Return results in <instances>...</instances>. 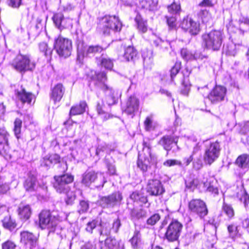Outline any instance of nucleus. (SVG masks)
<instances>
[{
	"instance_id": "nucleus-1",
	"label": "nucleus",
	"mask_w": 249,
	"mask_h": 249,
	"mask_svg": "<svg viewBox=\"0 0 249 249\" xmlns=\"http://www.w3.org/2000/svg\"><path fill=\"white\" fill-rule=\"evenodd\" d=\"M53 186L55 191L59 194H65V201L67 205H72L76 198L75 190H71L70 184L74 179L71 175L68 174L54 177Z\"/></svg>"
},
{
	"instance_id": "nucleus-2",
	"label": "nucleus",
	"mask_w": 249,
	"mask_h": 249,
	"mask_svg": "<svg viewBox=\"0 0 249 249\" xmlns=\"http://www.w3.org/2000/svg\"><path fill=\"white\" fill-rule=\"evenodd\" d=\"M98 27L104 35L108 36L120 31L122 24L118 17L106 15L100 19Z\"/></svg>"
},
{
	"instance_id": "nucleus-3",
	"label": "nucleus",
	"mask_w": 249,
	"mask_h": 249,
	"mask_svg": "<svg viewBox=\"0 0 249 249\" xmlns=\"http://www.w3.org/2000/svg\"><path fill=\"white\" fill-rule=\"evenodd\" d=\"M203 44L205 48L213 51H218L221 48L224 34L220 30H213L202 36Z\"/></svg>"
},
{
	"instance_id": "nucleus-4",
	"label": "nucleus",
	"mask_w": 249,
	"mask_h": 249,
	"mask_svg": "<svg viewBox=\"0 0 249 249\" xmlns=\"http://www.w3.org/2000/svg\"><path fill=\"white\" fill-rule=\"evenodd\" d=\"M59 222L58 215L54 214L50 211L43 210L39 214L40 227L42 229H47L49 233L54 232Z\"/></svg>"
},
{
	"instance_id": "nucleus-5",
	"label": "nucleus",
	"mask_w": 249,
	"mask_h": 249,
	"mask_svg": "<svg viewBox=\"0 0 249 249\" xmlns=\"http://www.w3.org/2000/svg\"><path fill=\"white\" fill-rule=\"evenodd\" d=\"M151 144L150 141H143V149L141 153L139 154L137 161L138 167L143 172H146L150 167V162L154 160L155 157L151 152Z\"/></svg>"
},
{
	"instance_id": "nucleus-6",
	"label": "nucleus",
	"mask_w": 249,
	"mask_h": 249,
	"mask_svg": "<svg viewBox=\"0 0 249 249\" xmlns=\"http://www.w3.org/2000/svg\"><path fill=\"white\" fill-rule=\"evenodd\" d=\"M11 65L16 70L20 72L32 71L35 68V63L31 61L30 56L21 54L16 56Z\"/></svg>"
},
{
	"instance_id": "nucleus-7",
	"label": "nucleus",
	"mask_w": 249,
	"mask_h": 249,
	"mask_svg": "<svg viewBox=\"0 0 249 249\" xmlns=\"http://www.w3.org/2000/svg\"><path fill=\"white\" fill-rule=\"evenodd\" d=\"M54 49L60 56L67 57L71 54L72 42L71 40L59 36L55 40Z\"/></svg>"
},
{
	"instance_id": "nucleus-8",
	"label": "nucleus",
	"mask_w": 249,
	"mask_h": 249,
	"mask_svg": "<svg viewBox=\"0 0 249 249\" xmlns=\"http://www.w3.org/2000/svg\"><path fill=\"white\" fill-rule=\"evenodd\" d=\"M103 48L99 46H87L83 42L77 44V55L80 58L85 56L91 57L102 52Z\"/></svg>"
},
{
	"instance_id": "nucleus-9",
	"label": "nucleus",
	"mask_w": 249,
	"mask_h": 249,
	"mask_svg": "<svg viewBox=\"0 0 249 249\" xmlns=\"http://www.w3.org/2000/svg\"><path fill=\"white\" fill-rule=\"evenodd\" d=\"M220 151V145L218 142L211 143L205 149L203 156L205 163L211 165L218 158Z\"/></svg>"
},
{
	"instance_id": "nucleus-10",
	"label": "nucleus",
	"mask_w": 249,
	"mask_h": 249,
	"mask_svg": "<svg viewBox=\"0 0 249 249\" xmlns=\"http://www.w3.org/2000/svg\"><path fill=\"white\" fill-rule=\"evenodd\" d=\"M122 199V194L117 192L109 196L102 197L98 200V203L103 208H113L119 204Z\"/></svg>"
},
{
	"instance_id": "nucleus-11",
	"label": "nucleus",
	"mask_w": 249,
	"mask_h": 249,
	"mask_svg": "<svg viewBox=\"0 0 249 249\" xmlns=\"http://www.w3.org/2000/svg\"><path fill=\"white\" fill-rule=\"evenodd\" d=\"M188 208L191 212L197 214L200 218L205 217L208 213L205 203L199 199L191 200L189 202Z\"/></svg>"
},
{
	"instance_id": "nucleus-12",
	"label": "nucleus",
	"mask_w": 249,
	"mask_h": 249,
	"mask_svg": "<svg viewBox=\"0 0 249 249\" xmlns=\"http://www.w3.org/2000/svg\"><path fill=\"white\" fill-rule=\"evenodd\" d=\"M227 89L222 86H216L208 95V99L213 104H218L227 100Z\"/></svg>"
},
{
	"instance_id": "nucleus-13",
	"label": "nucleus",
	"mask_w": 249,
	"mask_h": 249,
	"mask_svg": "<svg viewBox=\"0 0 249 249\" xmlns=\"http://www.w3.org/2000/svg\"><path fill=\"white\" fill-rule=\"evenodd\" d=\"M181 28L191 35L196 36L200 31V23L188 16L184 18L180 23Z\"/></svg>"
},
{
	"instance_id": "nucleus-14",
	"label": "nucleus",
	"mask_w": 249,
	"mask_h": 249,
	"mask_svg": "<svg viewBox=\"0 0 249 249\" xmlns=\"http://www.w3.org/2000/svg\"><path fill=\"white\" fill-rule=\"evenodd\" d=\"M182 228V224L177 220L172 221L168 226L165 233L168 240L174 241L177 240L180 235Z\"/></svg>"
},
{
	"instance_id": "nucleus-15",
	"label": "nucleus",
	"mask_w": 249,
	"mask_h": 249,
	"mask_svg": "<svg viewBox=\"0 0 249 249\" xmlns=\"http://www.w3.org/2000/svg\"><path fill=\"white\" fill-rule=\"evenodd\" d=\"M15 96L18 100L23 104L31 105L35 102L36 96L31 92L27 91L22 86L15 90Z\"/></svg>"
},
{
	"instance_id": "nucleus-16",
	"label": "nucleus",
	"mask_w": 249,
	"mask_h": 249,
	"mask_svg": "<svg viewBox=\"0 0 249 249\" xmlns=\"http://www.w3.org/2000/svg\"><path fill=\"white\" fill-rule=\"evenodd\" d=\"M20 243L28 247L31 249L36 247L37 244L38 239L36 235L27 231L20 232Z\"/></svg>"
},
{
	"instance_id": "nucleus-17",
	"label": "nucleus",
	"mask_w": 249,
	"mask_h": 249,
	"mask_svg": "<svg viewBox=\"0 0 249 249\" xmlns=\"http://www.w3.org/2000/svg\"><path fill=\"white\" fill-rule=\"evenodd\" d=\"M177 137L166 135L161 138L159 142V144L161 145L167 151L170 150L173 147V145H174L176 147L173 149V151L177 152L179 150L178 146L177 145Z\"/></svg>"
},
{
	"instance_id": "nucleus-18",
	"label": "nucleus",
	"mask_w": 249,
	"mask_h": 249,
	"mask_svg": "<svg viewBox=\"0 0 249 249\" xmlns=\"http://www.w3.org/2000/svg\"><path fill=\"white\" fill-rule=\"evenodd\" d=\"M147 189V192L151 196H160L164 192L161 182L157 179L149 180L148 183Z\"/></svg>"
},
{
	"instance_id": "nucleus-19",
	"label": "nucleus",
	"mask_w": 249,
	"mask_h": 249,
	"mask_svg": "<svg viewBox=\"0 0 249 249\" xmlns=\"http://www.w3.org/2000/svg\"><path fill=\"white\" fill-rule=\"evenodd\" d=\"M9 133L4 127H0V153L8 150Z\"/></svg>"
},
{
	"instance_id": "nucleus-20",
	"label": "nucleus",
	"mask_w": 249,
	"mask_h": 249,
	"mask_svg": "<svg viewBox=\"0 0 249 249\" xmlns=\"http://www.w3.org/2000/svg\"><path fill=\"white\" fill-rule=\"evenodd\" d=\"M235 194L233 196L237 197L241 202H243L245 207L249 203V196L245 191L242 185L236 187L234 189Z\"/></svg>"
},
{
	"instance_id": "nucleus-21",
	"label": "nucleus",
	"mask_w": 249,
	"mask_h": 249,
	"mask_svg": "<svg viewBox=\"0 0 249 249\" xmlns=\"http://www.w3.org/2000/svg\"><path fill=\"white\" fill-rule=\"evenodd\" d=\"M102 89L104 91L106 94V100L107 103L111 106L116 103L117 97L115 95V91L112 88L109 87L106 84H104Z\"/></svg>"
},
{
	"instance_id": "nucleus-22",
	"label": "nucleus",
	"mask_w": 249,
	"mask_h": 249,
	"mask_svg": "<svg viewBox=\"0 0 249 249\" xmlns=\"http://www.w3.org/2000/svg\"><path fill=\"white\" fill-rule=\"evenodd\" d=\"M139 106V100L135 96H130L126 102L125 112L131 114L138 110Z\"/></svg>"
},
{
	"instance_id": "nucleus-23",
	"label": "nucleus",
	"mask_w": 249,
	"mask_h": 249,
	"mask_svg": "<svg viewBox=\"0 0 249 249\" xmlns=\"http://www.w3.org/2000/svg\"><path fill=\"white\" fill-rule=\"evenodd\" d=\"M18 213L20 218L24 220L28 219L32 213V209L30 205L21 203L18 208Z\"/></svg>"
},
{
	"instance_id": "nucleus-24",
	"label": "nucleus",
	"mask_w": 249,
	"mask_h": 249,
	"mask_svg": "<svg viewBox=\"0 0 249 249\" xmlns=\"http://www.w3.org/2000/svg\"><path fill=\"white\" fill-rule=\"evenodd\" d=\"M60 160V157L58 154L47 155L43 158L41 161V165L50 167L52 165L59 162Z\"/></svg>"
},
{
	"instance_id": "nucleus-25",
	"label": "nucleus",
	"mask_w": 249,
	"mask_h": 249,
	"mask_svg": "<svg viewBox=\"0 0 249 249\" xmlns=\"http://www.w3.org/2000/svg\"><path fill=\"white\" fill-rule=\"evenodd\" d=\"M65 92V88L61 84H57L52 90L51 98L55 102L62 99Z\"/></svg>"
},
{
	"instance_id": "nucleus-26",
	"label": "nucleus",
	"mask_w": 249,
	"mask_h": 249,
	"mask_svg": "<svg viewBox=\"0 0 249 249\" xmlns=\"http://www.w3.org/2000/svg\"><path fill=\"white\" fill-rule=\"evenodd\" d=\"M24 187L25 190L28 192H33L36 190L37 185L36 176L29 174L28 178L25 180Z\"/></svg>"
},
{
	"instance_id": "nucleus-27",
	"label": "nucleus",
	"mask_w": 249,
	"mask_h": 249,
	"mask_svg": "<svg viewBox=\"0 0 249 249\" xmlns=\"http://www.w3.org/2000/svg\"><path fill=\"white\" fill-rule=\"evenodd\" d=\"M97 178L98 174L94 171H87L83 175L82 183L86 186H89Z\"/></svg>"
},
{
	"instance_id": "nucleus-28",
	"label": "nucleus",
	"mask_w": 249,
	"mask_h": 249,
	"mask_svg": "<svg viewBox=\"0 0 249 249\" xmlns=\"http://www.w3.org/2000/svg\"><path fill=\"white\" fill-rule=\"evenodd\" d=\"M105 249H124V245L115 239L109 237L105 240Z\"/></svg>"
},
{
	"instance_id": "nucleus-29",
	"label": "nucleus",
	"mask_w": 249,
	"mask_h": 249,
	"mask_svg": "<svg viewBox=\"0 0 249 249\" xmlns=\"http://www.w3.org/2000/svg\"><path fill=\"white\" fill-rule=\"evenodd\" d=\"M235 164L241 168L248 169L249 168V155L244 154L239 156L236 160Z\"/></svg>"
},
{
	"instance_id": "nucleus-30",
	"label": "nucleus",
	"mask_w": 249,
	"mask_h": 249,
	"mask_svg": "<svg viewBox=\"0 0 249 249\" xmlns=\"http://www.w3.org/2000/svg\"><path fill=\"white\" fill-rule=\"evenodd\" d=\"M87 107V104L85 102H81L79 105L72 106L70 112V115H77L83 113Z\"/></svg>"
},
{
	"instance_id": "nucleus-31",
	"label": "nucleus",
	"mask_w": 249,
	"mask_h": 249,
	"mask_svg": "<svg viewBox=\"0 0 249 249\" xmlns=\"http://www.w3.org/2000/svg\"><path fill=\"white\" fill-rule=\"evenodd\" d=\"M157 2L154 0H142L139 7L145 10H153L157 6Z\"/></svg>"
},
{
	"instance_id": "nucleus-32",
	"label": "nucleus",
	"mask_w": 249,
	"mask_h": 249,
	"mask_svg": "<svg viewBox=\"0 0 249 249\" xmlns=\"http://www.w3.org/2000/svg\"><path fill=\"white\" fill-rule=\"evenodd\" d=\"M124 56L127 61H133L137 58L138 52L133 47L129 46L125 49Z\"/></svg>"
},
{
	"instance_id": "nucleus-33",
	"label": "nucleus",
	"mask_w": 249,
	"mask_h": 249,
	"mask_svg": "<svg viewBox=\"0 0 249 249\" xmlns=\"http://www.w3.org/2000/svg\"><path fill=\"white\" fill-rule=\"evenodd\" d=\"M2 223L3 227L10 231L14 230L17 226L15 220L12 219L9 215H7L4 217L2 220Z\"/></svg>"
},
{
	"instance_id": "nucleus-34",
	"label": "nucleus",
	"mask_w": 249,
	"mask_h": 249,
	"mask_svg": "<svg viewBox=\"0 0 249 249\" xmlns=\"http://www.w3.org/2000/svg\"><path fill=\"white\" fill-rule=\"evenodd\" d=\"M135 20L137 23L138 29L139 31L142 33H145L147 31V28L146 22L143 20L139 13L137 14Z\"/></svg>"
},
{
	"instance_id": "nucleus-35",
	"label": "nucleus",
	"mask_w": 249,
	"mask_h": 249,
	"mask_svg": "<svg viewBox=\"0 0 249 249\" xmlns=\"http://www.w3.org/2000/svg\"><path fill=\"white\" fill-rule=\"evenodd\" d=\"M131 216L133 218L139 219L146 216L147 212L143 209H133L130 213Z\"/></svg>"
},
{
	"instance_id": "nucleus-36",
	"label": "nucleus",
	"mask_w": 249,
	"mask_h": 249,
	"mask_svg": "<svg viewBox=\"0 0 249 249\" xmlns=\"http://www.w3.org/2000/svg\"><path fill=\"white\" fill-rule=\"evenodd\" d=\"M144 126L146 131H151L155 128L156 123L154 121L152 115L146 117L144 122Z\"/></svg>"
},
{
	"instance_id": "nucleus-37",
	"label": "nucleus",
	"mask_w": 249,
	"mask_h": 249,
	"mask_svg": "<svg viewBox=\"0 0 249 249\" xmlns=\"http://www.w3.org/2000/svg\"><path fill=\"white\" fill-rule=\"evenodd\" d=\"M96 110L98 114L103 121H106L112 117L111 114L104 110L103 104H100L99 103L97 105Z\"/></svg>"
},
{
	"instance_id": "nucleus-38",
	"label": "nucleus",
	"mask_w": 249,
	"mask_h": 249,
	"mask_svg": "<svg viewBox=\"0 0 249 249\" xmlns=\"http://www.w3.org/2000/svg\"><path fill=\"white\" fill-rule=\"evenodd\" d=\"M64 16L61 13L55 14L53 17V20L55 26L60 30L62 29V24L63 22Z\"/></svg>"
},
{
	"instance_id": "nucleus-39",
	"label": "nucleus",
	"mask_w": 249,
	"mask_h": 249,
	"mask_svg": "<svg viewBox=\"0 0 249 249\" xmlns=\"http://www.w3.org/2000/svg\"><path fill=\"white\" fill-rule=\"evenodd\" d=\"M182 89H181V93L187 96L190 90L191 85L188 77L184 78L182 82Z\"/></svg>"
},
{
	"instance_id": "nucleus-40",
	"label": "nucleus",
	"mask_w": 249,
	"mask_h": 249,
	"mask_svg": "<svg viewBox=\"0 0 249 249\" xmlns=\"http://www.w3.org/2000/svg\"><path fill=\"white\" fill-rule=\"evenodd\" d=\"M100 63L102 66L108 70H111L113 66L112 60L107 56H104L103 55L101 56Z\"/></svg>"
},
{
	"instance_id": "nucleus-41",
	"label": "nucleus",
	"mask_w": 249,
	"mask_h": 249,
	"mask_svg": "<svg viewBox=\"0 0 249 249\" xmlns=\"http://www.w3.org/2000/svg\"><path fill=\"white\" fill-rule=\"evenodd\" d=\"M203 183V182L200 183L198 179L197 178H195L191 180L186 181L185 182L186 187L192 190H194L195 188L197 187L200 188L201 186H202Z\"/></svg>"
},
{
	"instance_id": "nucleus-42",
	"label": "nucleus",
	"mask_w": 249,
	"mask_h": 249,
	"mask_svg": "<svg viewBox=\"0 0 249 249\" xmlns=\"http://www.w3.org/2000/svg\"><path fill=\"white\" fill-rule=\"evenodd\" d=\"M222 210L229 218H231L234 215V212L232 206L225 202H223Z\"/></svg>"
},
{
	"instance_id": "nucleus-43",
	"label": "nucleus",
	"mask_w": 249,
	"mask_h": 249,
	"mask_svg": "<svg viewBox=\"0 0 249 249\" xmlns=\"http://www.w3.org/2000/svg\"><path fill=\"white\" fill-rule=\"evenodd\" d=\"M201 18L202 21L203 23L210 25L212 21V18L211 14L207 10H202L200 13Z\"/></svg>"
},
{
	"instance_id": "nucleus-44",
	"label": "nucleus",
	"mask_w": 249,
	"mask_h": 249,
	"mask_svg": "<svg viewBox=\"0 0 249 249\" xmlns=\"http://www.w3.org/2000/svg\"><path fill=\"white\" fill-rule=\"evenodd\" d=\"M224 51L226 55L234 56L236 53V45L232 43L228 44L225 47Z\"/></svg>"
},
{
	"instance_id": "nucleus-45",
	"label": "nucleus",
	"mask_w": 249,
	"mask_h": 249,
	"mask_svg": "<svg viewBox=\"0 0 249 249\" xmlns=\"http://www.w3.org/2000/svg\"><path fill=\"white\" fill-rule=\"evenodd\" d=\"M21 126L22 121L18 118H17L14 122V131L15 136L18 139L20 137Z\"/></svg>"
},
{
	"instance_id": "nucleus-46",
	"label": "nucleus",
	"mask_w": 249,
	"mask_h": 249,
	"mask_svg": "<svg viewBox=\"0 0 249 249\" xmlns=\"http://www.w3.org/2000/svg\"><path fill=\"white\" fill-rule=\"evenodd\" d=\"M202 188L204 190L209 192L214 196L218 195V190L216 187H214L210 183L203 182L202 184Z\"/></svg>"
},
{
	"instance_id": "nucleus-47",
	"label": "nucleus",
	"mask_w": 249,
	"mask_h": 249,
	"mask_svg": "<svg viewBox=\"0 0 249 249\" xmlns=\"http://www.w3.org/2000/svg\"><path fill=\"white\" fill-rule=\"evenodd\" d=\"M167 9L168 12L173 15L178 14L180 11V4L174 2L171 5L168 6Z\"/></svg>"
},
{
	"instance_id": "nucleus-48",
	"label": "nucleus",
	"mask_w": 249,
	"mask_h": 249,
	"mask_svg": "<svg viewBox=\"0 0 249 249\" xmlns=\"http://www.w3.org/2000/svg\"><path fill=\"white\" fill-rule=\"evenodd\" d=\"M130 198L134 201H140L144 203H145L147 201L146 197L142 196L141 194L137 192H133L130 195Z\"/></svg>"
},
{
	"instance_id": "nucleus-49",
	"label": "nucleus",
	"mask_w": 249,
	"mask_h": 249,
	"mask_svg": "<svg viewBox=\"0 0 249 249\" xmlns=\"http://www.w3.org/2000/svg\"><path fill=\"white\" fill-rule=\"evenodd\" d=\"M39 50L44 53L46 56L50 55L52 53V50L48 48V45L45 42H41L39 44Z\"/></svg>"
},
{
	"instance_id": "nucleus-50",
	"label": "nucleus",
	"mask_w": 249,
	"mask_h": 249,
	"mask_svg": "<svg viewBox=\"0 0 249 249\" xmlns=\"http://www.w3.org/2000/svg\"><path fill=\"white\" fill-rule=\"evenodd\" d=\"M142 57L144 63H150L153 58V53L151 50L143 51L142 53Z\"/></svg>"
},
{
	"instance_id": "nucleus-51",
	"label": "nucleus",
	"mask_w": 249,
	"mask_h": 249,
	"mask_svg": "<svg viewBox=\"0 0 249 249\" xmlns=\"http://www.w3.org/2000/svg\"><path fill=\"white\" fill-rule=\"evenodd\" d=\"M160 216L159 213H154L147 219L146 223L149 225L153 226L160 220Z\"/></svg>"
},
{
	"instance_id": "nucleus-52",
	"label": "nucleus",
	"mask_w": 249,
	"mask_h": 249,
	"mask_svg": "<svg viewBox=\"0 0 249 249\" xmlns=\"http://www.w3.org/2000/svg\"><path fill=\"white\" fill-rule=\"evenodd\" d=\"M10 189L9 185L0 177V195L5 194Z\"/></svg>"
},
{
	"instance_id": "nucleus-53",
	"label": "nucleus",
	"mask_w": 249,
	"mask_h": 249,
	"mask_svg": "<svg viewBox=\"0 0 249 249\" xmlns=\"http://www.w3.org/2000/svg\"><path fill=\"white\" fill-rule=\"evenodd\" d=\"M180 54L182 57L186 60L193 59V53L186 48H183L181 50Z\"/></svg>"
},
{
	"instance_id": "nucleus-54",
	"label": "nucleus",
	"mask_w": 249,
	"mask_h": 249,
	"mask_svg": "<svg viewBox=\"0 0 249 249\" xmlns=\"http://www.w3.org/2000/svg\"><path fill=\"white\" fill-rule=\"evenodd\" d=\"M163 165L164 166L169 167L171 166H174L175 165H178L179 166H182V163L180 161L177 160H165L163 163Z\"/></svg>"
},
{
	"instance_id": "nucleus-55",
	"label": "nucleus",
	"mask_w": 249,
	"mask_h": 249,
	"mask_svg": "<svg viewBox=\"0 0 249 249\" xmlns=\"http://www.w3.org/2000/svg\"><path fill=\"white\" fill-rule=\"evenodd\" d=\"M16 244L12 241L8 240L1 244L2 249H15Z\"/></svg>"
},
{
	"instance_id": "nucleus-56",
	"label": "nucleus",
	"mask_w": 249,
	"mask_h": 249,
	"mask_svg": "<svg viewBox=\"0 0 249 249\" xmlns=\"http://www.w3.org/2000/svg\"><path fill=\"white\" fill-rule=\"evenodd\" d=\"M78 212L79 213H84L87 212L89 208V205L88 202L82 200L80 202Z\"/></svg>"
},
{
	"instance_id": "nucleus-57",
	"label": "nucleus",
	"mask_w": 249,
	"mask_h": 249,
	"mask_svg": "<svg viewBox=\"0 0 249 249\" xmlns=\"http://www.w3.org/2000/svg\"><path fill=\"white\" fill-rule=\"evenodd\" d=\"M167 20V24L170 29L175 28L176 26V18L175 16H172L169 17L168 16L165 17Z\"/></svg>"
},
{
	"instance_id": "nucleus-58",
	"label": "nucleus",
	"mask_w": 249,
	"mask_h": 249,
	"mask_svg": "<svg viewBox=\"0 0 249 249\" xmlns=\"http://www.w3.org/2000/svg\"><path fill=\"white\" fill-rule=\"evenodd\" d=\"M180 69V64L178 63H175V65L170 70V76L172 80H173L174 77L178 73Z\"/></svg>"
},
{
	"instance_id": "nucleus-59",
	"label": "nucleus",
	"mask_w": 249,
	"mask_h": 249,
	"mask_svg": "<svg viewBox=\"0 0 249 249\" xmlns=\"http://www.w3.org/2000/svg\"><path fill=\"white\" fill-rule=\"evenodd\" d=\"M154 44L156 47H159L160 49L164 51L167 49L168 43L162 41L160 39H157L154 41Z\"/></svg>"
},
{
	"instance_id": "nucleus-60",
	"label": "nucleus",
	"mask_w": 249,
	"mask_h": 249,
	"mask_svg": "<svg viewBox=\"0 0 249 249\" xmlns=\"http://www.w3.org/2000/svg\"><path fill=\"white\" fill-rule=\"evenodd\" d=\"M94 78L97 81L104 83L107 80L106 73L104 72L96 73Z\"/></svg>"
},
{
	"instance_id": "nucleus-61",
	"label": "nucleus",
	"mask_w": 249,
	"mask_h": 249,
	"mask_svg": "<svg viewBox=\"0 0 249 249\" xmlns=\"http://www.w3.org/2000/svg\"><path fill=\"white\" fill-rule=\"evenodd\" d=\"M227 229L230 236L233 238L237 233V227L234 224H231L228 226Z\"/></svg>"
},
{
	"instance_id": "nucleus-62",
	"label": "nucleus",
	"mask_w": 249,
	"mask_h": 249,
	"mask_svg": "<svg viewBox=\"0 0 249 249\" xmlns=\"http://www.w3.org/2000/svg\"><path fill=\"white\" fill-rule=\"evenodd\" d=\"M22 0H7V4L12 8H18L21 4Z\"/></svg>"
},
{
	"instance_id": "nucleus-63",
	"label": "nucleus",
	"mask_w": 249,
	"mask_h": 249,
	"mask_svg": "<svg viewBox=\"0 0 249 249\" xmlns=\"http://www.w3.org/2000/svg\"><path fill=\"white\" fill-rule=\"evenodd\" d=\"M97 222L96 220H92L88 222L87 224L86 230L89 233H92L93 230L96 227Z\"/></svg>"
},
{
	"instance_id": "nucleus-64",
	"label": "nucleus",
	"mask_w": 249,
	"mask_h": 249,
	"mask_svg": "<svg viewBox=\"0 0 249 249\" xmlns=\"http://www.w3.org/2000/svg\"><path fill=\"white\" fill-rule=\"evenodd\" d=\"M100 237H99V241L102 242L104 240L103 236H107L110 234V229L103 228L100 231Z\"/></svg>"
}]
</instances>
